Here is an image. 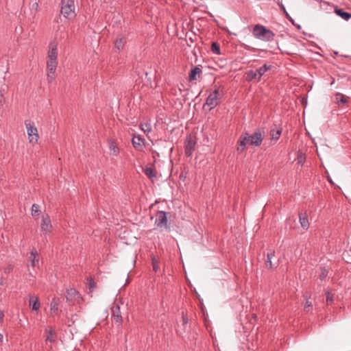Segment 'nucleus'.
Here are the masks:
<instances>
[{
	"mask_svg": "<svg viewBox=\"0 0 351 351\" xmlns=\"http://www.w3.org/2000/svg\"><path fill=\"white\" fill-rule=\"evenodd\" d=\"M280 9L282 10L283 13L285 14V17L289 19L290 21L293 22V19H291V17L290 16V15L288 14V12H287L286 9H285V5L282 4V3H279L278 4Z\"/></svg>",
	"mask_w": 351,
	"mask_h": 351,
	"instance_id": "35",
	"label": "nucleus"
},
{
	"mask_svg": "<svg viewBox=\"0 0 351 351\" xmlns=\"http://www.w3.org/2000/svg\"><path fill=\"white\" fill-rule=\"evenodd\" d=\"M33 7H34V8H36V9H37V8H38V4L37 3H34L33 4Z\"/></svg>",
	"mask_w": 351,
	"mask_h": 351,
	"instance_id": "44",
	"label": "nucleus"
},
{
	"mask_svg": "<svg viewBox=\"0 0 351 351\" xmlns=\"http://www.w3.org/2000/svg\"><path fill=\"white\" fill-rule=\"evenodd\" d=\"M0 285H4V280L1 278V281H0Z\"/></svg>",
	"mask_w": 351,
	"mask_h": 351,
	"instance_id": "45",
	"label": "nucleus"
},
{
	"mask_svg": "<svg viewBox=\"0 0 351 351\" xmlns=\"http://www.w3.org/2000/svg\"><path fill=\"white\" fill-rule=\"evenodd\" d=\"M125 43L126 41L124 38H118L114 42V47L119 50L123 49Z\"/></svg>",
	"mask_w": 351,
	"mask_h": 351,
	"instance_id": "24",
	"label": "nucleus"
},
{
	"mask_svg": "<svg viewBox=\"0 0 351 351\" xmlns=\"http://www.w3.org/2000/svg\"><path fill=\"white\" fill-rule=\"evenodd\" d=\"M25 125L27 129L29 143L33 144L37 143L39 138L37 128L34 126L33 123L28 121L25 122Z\"/></svg>",
	"mask_w": 351,
	"mask_h": 351,
	"instance_id": "5",
	"label": "nucleus"
},
{
	"mask_svg": "<svg viewBox=\"0 0 351 351\" xmlns=\"http://www.w3.org/2000/svg\"><path fill=\"white\" fill-rule=\"evenodd\" d=\"M265 42H268L267 46L265 45V51H269L274 53L278 50V45L277 40L275 38V34L269 29L265 27Z\"/></svg>",
	"mask_w": 351,
	"mask_h": 351,
	"instance_id": "3",
	"label": "nucleus"
},
{
	"mask_svg": "<svg viewBox=\"0 0 351 351\" xmlns=\"http://www.w3.org/2000/svg\"><path fill=\"white\" fill-rule=\"evenodd\" d=\"M211 51L215 54H217V55L221 54L219 45L215 42L213 43L212 45H211Z\"/></svg>",
	"mask_w": 351,
	"mask_h": 351,
	"instance_id": "27",
	"label": "nucleus"
},
{
	"mask_svg": "<svg viewBox=\"0 0 351 351\" xmlns=\"http://www.w3.org/2000/svg\"><path fill=\"white\" fill-rule=\"evenodd\" d=\"M252 33L253 35L258 38L263 37V25H256L253 28Z\"/></svg>",
	"mask_w": 351,
	"mask_h": 351,
	"instance_id": "18",
	"label": "nucleus"
},
{
	"mask_svg": "<svg viewBox=\"0 0 351 351\" xmlns=\"http://www.w3.org/2000/svg\"><path fill=\"white\" fill-rule=\"evenodd\" d=\"M195 141L191 137L187 138L184 145V152L187 157H190L192 155L193 152L195 149Z\"/></svg>",
	"mask_w": 351,
	"mask_h": 351,
	"instance_id": "10",
	"label": "nucleus"
},
{
	"mask_svg": "<svg viewBox=\"0 0 351 351\" xmlns=\"http://www.w3.org/2000/svg\"><path fill=\"white\" fill-rule=\"evenodd\" d=\"M264 68H265V72H266L267 70H269L270 68L269 66H267L266 64H265L264 66Z\"/></svg>",
	"mask_w": 351,
	"mask_h": 351,
	"instance_id": "43",
	"label": "nucleus"
},
{
	"mask_svg": "<svg viewBox=\"0 0 351 351\" xmlns=\"http://www.w3.org/2000/svg\"><path fill=\"white\" fill-rule=\"evenodd\" d=\"M29 305L32 306V309L33 311H38L40 306L38 298H36L35 300H32L31 298L29 300Z\"/></svg>",
	"mask_w": 351,
	"mask_h": 351,
	"instance_id": "25",
	"label": "nucleus"
},
{
	"mask_svg": "<svg viewBox=\"0 0 351 351\" xmlns=\"http://www.w3.org/2000/svg\"><path fill=\"white\" fill-rule=\"evenodd\" d=\"M13 269V267L11 265H8L5 269H4V273L5 274H9L10 273Z\"/></svg>",
	"mask_w": 351,
	"mask_h": 351,
	"instance_id": "40",
	"label": "nucleus"
},
{
	"mask_svg": "<svg viewBox=\"0 0 351 351\" xmlns=\"http://www.w3.org/2000/svg\"><path fill=\"white\" fill-rule=\"evenodd\" d=\"M262 141V134L259 130L255 132L252 135H249L248 133L243 134L240 136L238 141L237 152L239 153L243 152L245 149L247 145L255 147L260 146Z\"/></svg>",
	"mask_w": 351,
	"mask_h": 351,
	"instance_id": "1",
	"label": "nucleus"
},
{
	"mask_svg": "<svg viewBox=\"0 0 351 351\" xmlns=\"http://www.w3.org/2000/svg\"><path fill=\"white\" fill-rule=\"evenodd\" d=\"M109 149L110 155L117 156L119 154V148L118 147L116 142L113 140H110L109 142Z\"/></svg>",
	"mask_w": 351,
	"mask_h": 351,
	"instance_id": "16",
	"label": "nucleus"
},
{
	"mask_svg": "<svg viewBox=\"0 0 351 351\" xmlns=\"http://www.w3.org/2000/svg\"><path fill=\"white\" fill-rule=\"evenodd\" d=\"M61 14L68 19H71L75 16L74 0H62L61 1Z\"/></svg>",
	"mask_w": 351,
	"mask_h": 351,
	"instance_id": "2",
	"label": "nucleus"
},
{
	"mask_svg": "<svg viewBox=\"0 0 351 351\" xmlns=\"http://www.w3.org/2000/svg\"><path fill=\"white\" fill-rule=\"evenodd\" d=\"M40 212V206L38 204H34L32 206V215L33 216L35 215H39Z\"/></svg>",
	"mask_w": 351,
	"mask_h": 351,
	"instance_id": "32",
	"label": "nucleus"
},
{
	"mask_svg": "<svg viewBox=\"0 0 351 351\" xmlns=\"http://www.w3.org/2000/svg\"><path fill=\"white\" fill-rule=\"evenodd\" d=\"M48 335L46 337V342L53 343L56 341V330L52 327H49L47 330Z\"/></svg>",
	"mask_w": 351,
	"mask_h": 351,
	"instance_id": "21",
	"label": "nucleus"
},
{
	"mask_svg": "<svg viewBox=\"0 0 351 351\" xmlns=\"http://www.w3.org/2000/svg\"><path fill=\"white\" fill-rule=\"evenodd\" d=\"M222 95V91H220L219 88L215 89L207 97L206 104L210 107V109L214 108L219 104V99Z\"/></svg>",
	"mask_w": 351,
	"mask_h": 351,
	"instance_id": "4",
	"label": "nucleus"
},
{
	"mask_svg": "<svg viewBox=\"0 0 351 351\" xmlns=\"http://www.w3.org/2000/svg\"><path fill=\"white\" fill-rule=\"evenodd\" d=\"M152 263L153 270L155 272H157L160 268V267H159L160 262H159L158 259H157L155 256L152 257Z\"/></svg>",
	"mask_w": 351,
	"mask_h": 351,
	"instance_id": "29",
	"label": "nucleus"
},
{
	"mask_svg": "<svg viewBox=\"0 0 351 351\" xmlns=\"http://www.w3.org/2000/svg\"><path fill=\"white\" fill-rule=\"evenodd\" d=\"M326 304L328 305L330 304L333 302V295L328 291L326 292Z\"/></svg>",
	"mask_w": 351,
	"mask_h": 351,
	"instance_id": "37",
	"label": "nucleus"
},
{
	"mask_svg": "<svg viewBox=\"0 0 351 351\" xmlns=\"http://www.w3.org/2000/svg\"><path fill=\"white\" fill-rule=\"evenodd\" d=\"M55 79L54 74L51 73L48 71L47 73V80L49 83L52 82V81Z\"/></svg>",
	"mask_w": 351,
	"mask_h": 351,
	"instance_id": "39",
	"label": "nucleus"
},
{
	"mask_svg": "<svg viewBox=\"0 0 351 351\" xmlns=\"http://www.w3.org/2000/svg\"><path fill=\"white\" fill-rule=\"evenodd\" d=\"M282 129L280 125H274L269 132L270 145H274L280 138Z\"/></svg>",
	"mask_w": 351,
	"mask_h": 351,
	"instance_id": "7",
	"label": "nucleus"
},
{
	"mask_svg": "<svg viewBox=\"0 0 351 351\" xmlns=\"http://www.w3.org/2000/svg\"><path fill=\"white\" fill-rule=\"evenodd\" d=\"M202 72V69L198 66L193 68L189 73V80H196L197 77H199L201 76Z\"/></svg>",
	"mask_w": 351,
	"mask_h": 351,
	"instance_id": "15",
	"label": "nucleus"
},
{
	"mask_svg": "<svg viewBox=\"0 0 351 351\" xmlns=\"http://www.w3.org/2000/svg\"><path fill=\"white\" fill-rule=\"evenodd\" d=\"M3 339V335L0 333V341H1Z\"/></svg>",
	"mask_w": 351,
	"mask_h": 351,
	"instance_id": "46",
	"label": "nucleus"
},
{
	"mask_svg": "<svg viewBox=\"0 0 351 351\" xmlns=\"http://www.w3.org/2000/svg\"><path fill=\"white\" fill-rule=\"evenodd\" d=\"M167 214L168 213L165 211H158L156 215L155 225H156L158 227H165V228H169V226L167 223Z\"/></svg>",
	"mask_w": 351,
	"mask_h": 351,
	"instance_id": "6",
	"label": "nucleus"
},
{
	"mask_svg": "<svg viewBox=\"0 0 351 351\" xmlns=\"http://www.w3.org/2000/svg\"><path fill=\"white\" fill-rule=\"evenodd\" d=\"M59 300L58 298H53L50 304V310L51 312L58 313V311Z\"/></svg>",
	"mask_w": 351,
	"mask_h": 351,
	"instance_id": "23",
	"label": "nucleus"
},
{
	"mask_svg": "<svg viewBox=\"0 0 351 351\" xmlns=\"http://www.w3.org/2000/svg\"><path fill=\"white\" fill-rule=\"evenodd\" d=\"M58 66V60H48L47 62V71L52 74H55Z\"/></svg>",
	"mask_w": 351,
	"mask_h": 351,
	"instance_id": "19",
	"label": "nucleus"
},
{
	"mask_svg": "<svg viewBox=\"0 0 351 351\" xmlns=\"http://www.w3.org/2000/svg\"><path fill=\"white\" fill-rule=\"evenodd\" d=\"M88 289L90 292H93L97 287L96 283L92 277L88 278Z\"/></svg>",
	"mask_w": 351,
	"mask_h": 351,
	"instance_id": "28",
	"label": "nucleus"
},
{
	"mask_svg": "<svg viewBox=\"0 0 351 351\" xmlns=\"http://www.w3.org/2000/svg\"><path fill=\"white\" fill-rule=\"evenodd\" d=\"M263 75V66L260 67L256 71H250L247 73V79L250 81L257 80L259 81Z\"/></svg>",
	"mask_w": 351,
	"mask_h": 351,
	"instance_id": "9",
	"label": "nucleus"
},
{
	"mask_svg": "<svg viewBox=\"0 0 351 351\" xmlns=\"http://www.w3.org/2000/svg\"><path fill=\"white\" fill-rule=\"evenodd\" d=\"M312 303L308 300H306L305 306H304V311L306 312H309L310 308H312Z\"/></svg>",
	"mask_w": 351,
	"mask_h": 351,
	"instance_id": "38",
	"label": "nucleus"
},
{
	"mask_svg": "<svg viewBox=\"0 0 351 351\" xmlns=\"http://www.w3.org/2000/svg\"><path fill=\"white\" fill-rule=\"evenodd\" d=\"M41 231L43 232H49L52 229V225L51 223V220L49 217L47 215L46 217L43 216L42 223L40 224Z\"/></svg>",
	"mask_w": 351,
	"mask_h": 351,
	"instance_id": "13",
	"label": "nucleus"
},
{
	"mask_svg": "<svg viewBox=\"0 0 351 351\" xmlns=\"http://www.w3.org/2000/svg\"><path fill=\"white\" fill-rule=\"evenodd\" d=\"M48 60H58V49L56 45L51 47L47 53Z\"/></svg>",
	"mask_w": 351,
	"mask_h": 351,
	"instance_id": "20",
	"label": "nucleus"
},
{
	"mask_svg": "<svg viewBox=\"0 0 351 351\" xmlns=\"http://www.w3.org/2000/svg\"><path fill=\"white\" fill-rule=\"evenodd\" d=\"M112 322L119 326L121 324L123 318L121 316L120 306L118 303H114L111 308Z\"/></svg>",
	"mask_w": 351,
	"mask_h": 351,
	"instance_id": "8",
	"label": "nucleus"
},
{
	"mask_svg": "<svg viewBox=\"0 0 351 351\" xmlns=\"http://www.w3.org/2000/svg\"><path fill=\"white\" fill-rule=\"evenodd\" d=\"M144 172L145 175L149 178H152L156 176L155 171L151 167H146L144 170Z\"/></svg>",
	"mask_w": 351,
	"mask_h": 351,
	"instance_id": "26",
	"label": "nucleus"
},
{
	"mask_svg": "<svg viewBox=\"0 0 351 351\" xmlns=\"http://www.w3.org/2000/svg\"><path fill=\"white\" fill-rule=\"evenodd\" d=\"M141 130L145 132V133H149L151 132L152 130V126H151V124L149 123H143L141 124Z\"/></svg>",
	"mask_w": 351,
	"mask_h": 351,
	"instance_id": "31",
	"label": "nucleus"
},
{
	"mask_svg": "<svg viewBox=\"0 0 351 351\" xmlns=\"http://www.w3.org/2000/svg\"><path fill=\"white\" fill-rule=\"evenodd\" d=\"M77 292L75 289H70L66 290V299L69 300V297H73L77 295Z\"/></svg>",
	"mask_w": 351,
	"mask_h": 351,
	"instance_id": "36",
	"label": "nucleus"
},
{
	"mask_svg": "<svg viewBox=\"0 0 351 351\" xmlns=\"http://www.w3.org/2000/svg\"><path fill=\"white\" fill-rule=\"evenodd\" d=\"M300 223L301 226L304 229L307 230L309 227V222L308 220V217L306 214L304 215H300Z\"/></svg>",
	"mask_w": 351,
	"mask_h": 351,
	"instance_id": "22",
	"label": "nucleus"
},
{
	"mask_svg": "<svg viewBox=\"0 0 351 351\" xmlns=\"http://www.w3.org/2000/svg\"><path fill=\"white\" fill-rule=\"evenodd\" d=\"M305 160H306L305 155L302 152H298V157H297V162L299 165H303V164L305 162Z\"/></svg>",
	"mask_w": 351,
	"mask_h": 351,
	"instance_id": "30",
	"label": "nucleus"
},
{
	"mask_svg": "<svg viewBox=\"0 0 351 351\" xmlns=\"http://www.w3.org/2000/svg\"><path fill=\"white\" fill-rule=\"evenodd\" d=\"M29 261H30L31 266L32 267H34L38 265L39 258H38V254L36 250L34 249L31 251L29 256Z\"/></svg>",
	"mask_w": 351,
	"mask_h": 351,
	"instance_id": "14",
	"label": "nucleus"
},
{
	"mask_svg": "<svg viewBox=\"0 0 351 351\" xmlns=\"http://www.w3.org/2000/svg\"><path fill=\"white\" fill-rule=\"evenodd\" d=\"M328 270L324 267L321 268V273L319 274V279L324 280L328 276Z\"/></svg>",
	"mask_w": 351,
	"mask_h": 351,
	"instance_id": "34",
	"label": "nucleus"
},
{
	"mask_svg": "<svg viewBox=\"0 0 351 351\" xmlns=\"http://www.w3.org/2000/svg\"><path fill=\"white\" fill-rule=\"evenodd\" d=\"M145 139L140 135H134L132 138V144L134 149L138 151H142L144 146Z\"/></svg>",
	"mask_w": 351,
	"mask_h": 351,
	"instance_id": "12",
	"label": "nucleus"
},
{
	"mask_svg": "<svg viewBox=\"0 0 351 351\" xmlns=\"http://www.w3.org/2000/svg\"><path fill=\"white\" fill-rule=\"evenodd\" d=\"M4 314L3 311H0V322H3Z\"/></svg>",
	"mask_w": 351,
	"mask_h": 351,
	"instance_id": "42",
	"label": "nucleus"
},
{
	"mask_svg": "<svg viewBox=\"0 0 351 351\" xmlns=\"http://www.w3.org/2000/svg\"><path fill=\"white\" fill-rule=\"evenodd\" d=\"M267 257V260L265 261V268L272 269L274 267H276L278 263L276 261L274 252H269Z\"/></svg>",
	"mask_w": 351,
	"mask_h": 351,
	"instance_id": "11",
	"label": "nucleus"
},
{
	"mask_svg": "<svg viewBox=\"0 0 351 351\" xmlns=\"http://www.w3.org/2000/svg\"><path fill=\"white\" fill-rule=\"evenodd\" d=\"M182 322L184 324H186L188 322V318L184 315H182Z\"/></svg>",
	"mask_w": 351,
	"mask_h": 351,
	"instance_id": "41",
	"label": "nucleus"
},
{
	"mask_svg": "<svg viewBox=\"0 0 351 351\" xmlns=\"http://www.w3.org/2000/svg\"><path fill=\"white\" fill-rule=\"evenodd\" d=\"M335 12L341 18L344 19L345 21H348L351 18V14L347 12H345L343 10L335 8Z\"/></svg>",
	"mask_w": 351,
	"mask_h": 351,
	"instance_id": "17",
	"label": "nucleus"
},
{
	"mask_svg": "<svg viewBox=\"0 0 351 351\" xmlns=\"http://www.w3.org/2000/svg\"><path fill=\"white\" fill-rule=\"evenodd\" d=\"M336 99L337 100V103H341V104L347 103V99L345 98L344 95L341 93L337 94Z\"/></svg>",
	"mask_w": 351,
	"mask_h": 351,
	"instance_id": "33",
	"label": "nucleus"
}]
</instances>
